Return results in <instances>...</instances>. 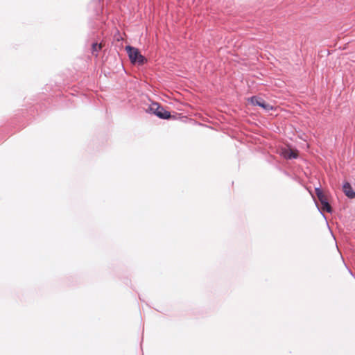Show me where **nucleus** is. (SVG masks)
<instances>
[{
	"mask_svg": "<svg viewBox=\"0 0 355 355\" xmlns=\"http://www.w3.org/2000/svg\"><path fill=\"white\" fill-rule=\"evenodd\" d=\"M125 50L132 63L142 65L147 62V60L140 53L138 49L127 46Z\"/></svg>",
	"mask_w": 355,
	"mask_h": 355,
	"instance_id": "1",
	"label": "nucleus"
},
{
	"mask_svg": "<svg viewBox=\"0 0 355 355\" xmlns=\"http://www.w3.org/2000/svg\"><path fill=\"white\" fill-rule=\"evenodd\" d=\"M248 105L251 104L253 106H258L261 109L263 110H273L275 107L273 105L266 103V101L258 96H253L248 100Z\"/></svg>",
	"mask_w": 355,
	"mask_h": 355,
	"instance_id": "2",
	"label": "nucleus"
},
{
	"mask_svg": "<svg viewBox=\"0 0 355 355\" xmlns=\"http://www.w3.org/2000/svg\"><path fill=\"white\" fill-rule=\"evenodd\" d=\"M281 155L286 159L296 158L297 157V151L290 148H285L282 149Z\"/></svg>",
	"mask_w": 355,
	"mask_h": 355,
	"instance_id": "3",
	"label": "nucleus"
},
{
	"mask_svg": "<svg viewBox=\"0 0 355 355\" xmlns=\"http://www.w3.org/2000/svg\"><path fill=\"white\" fill-rule=\"evenodd\" d=\"M344 193L349 198H355V191L349 182H345L343 186Z\"/></svg>",
	"mask_w": 355,
	"mask_h": 355,
	"instance_id": "4",
	"label": "nucleus"
},
{
	"mask_svg": "<svg viewBox=\"0 0 355 355\" xmlns=\"http://www.w3.org/2000/svg\"><path fill=\"white\" fill-rule=\"evenodd\" d=\"M315 193L322 205L326 202H328L327 197L324 196L320 188H315Z\"/></svg>",
	"mask_w": 355,
	"mask_h": 355,
	"instance_id": "5",
	"label": "nucleus"
},
{
	"mask_svg": "<svg viewBox=\"0 0 355 355\" xmlns=\"http://www.w3.org/2000/svg\"><path fill=\"white\" fill-rule=\"evenodd\" d=\"M316 206H317L318 208H319L317 203H316ZM318 209L320 210L321 214L324 218H325V216H324V214L322 213V211H327L329 213H331L332 212V208H331V205L329 204L328 202H326L324 204H322L321 209Z\"/></svg>",
	"mask_w": 355,
	"mask_h": 355,
	"instance_id": "6",
	"label": "nucleus"
},
{
	"mask_svg": "<svg viewBox=\"0 0 355 355\" xmlns=\"http://www.w3.org/2000/svg\"><path fill=\"white\" fill-rule=\"evenodd\" d=\"M157 117L163 119H169L173 116L171 115V112H152Z\"/></svg>",
	"mask_w": 355,
	"mask_h": 355,
	"instance_id": "7",
	"label": "nucleus"
},
{
	"mask_svg": "<svg viewBox=\"0 0 355 355\" xmlns=\"http://www.w3.org/2000/svg\"><path fill=\"white\" fill-rule=\"evenodd\" d=\"M103 47V44L101 43H94L92 44V54L95 55V56H97L98 52L101 50Z\"/></svg>",
	"mask_w": 355,
	"mask_h": 355,
	"instance_id": "8",
	"label": "nucleus"
},
{
	"mask_svg": "<svg viewBox=\"0 0 355 355\" xmlns=\"http://www.w3.org/2000/svg\"><path fill=\"white\" fill-rule=\"evenodd\" d=\"M159 105L157 103H152L149 106L148 111H159Z\"/></svg>",
	"mask_w": 355,
	"mask_h": 355,
	"instance_id": "9",
	"label": "nucleus"
}]
</instances>
